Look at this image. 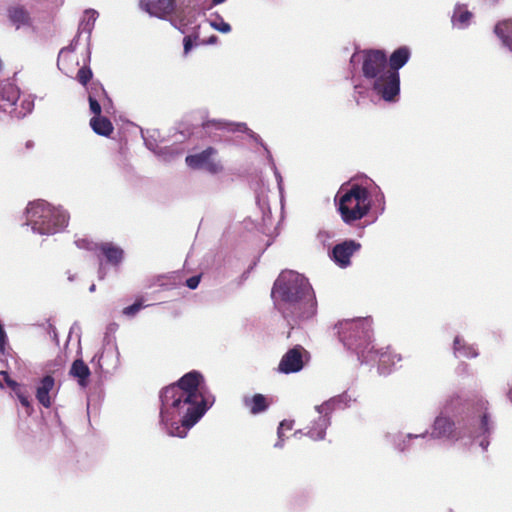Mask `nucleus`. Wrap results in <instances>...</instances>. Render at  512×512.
Here are the masks:
<instances>
[{
  "mask_svg": "<svg viewBox=\"0 0 512 512\" xmlns=\"http://www.w3.org/2000/svg\"><path fill=\"white\" fill-rule=\"evenodd\" d=\"M428 429L420 433L386 432L384 439L402 455L411 453L416 447L424 448L428 438L445 440L468 449L487 451L495 423L489 412V402L481 396L464 398L450 397Z\"/></svg>",
  "mask_w": 512,
  "mask_h": 512,
  "instance_id": "nucleus-1",
  "label": "nucleus"
},
{
  "mask_svg": "<svg viewBox=\"0 0 512 512\" xmlns=\"http://www.w3.org/2000/svg\"><path fill=\"white\" fill-rule=\"evenodd\" d=\"M375 192H370L371 197H374V200H372V206H375V213L376 215H382L385 211V195L380 190L378 186L375 187Z\"/></svg>",
  "mask_w": 512,
  "mask_h": 512,
  "instance_id": "nucleus-33",
  "label": "nucleus"
},
{
  "mask_svg": "<svg viewBox=\"0 0 512 512\" xmlns=\"http://www.w3.org/2000/svg\"><path fill=\"white\" fill-rule=\"evenodd\" d=\"M105 276H106V270H105V267L103 265V260L100 259V261H99V269H98V277H99V279H104Z\"/></svg>",
  "mask_w": 512,
  "mask_h": 512,
  "instance_id": "nucleus-46",
  "label": "nucleus"
},
{
  "mask_svg": "<svg viewBox=\"0 0 512 512\" xmlns=\"http://www.w3.org/2000/svg\"><path fill=\"white\" fill-rule=\"evenodd\" d=\"M334 200L342 221L347 225L363 219L372 209L368 188L351 180L340 186Z\"/></svg>",
  "mask_w": 512,
  "mask_h": 512,
  "instance_id": "nucleus-7",
  "label": "nucleus"
},
{
  "mask_svg": "<svg viewBox=\"0 0 512 512\" xmlns=\"http://www.w3.org/2000/svg\"><path fill=\"white\" fill-rule=\"evenodd\" d=\"M324 234H326V232H320V233L318 234V236H319V237H322Z\"/></svg>",
  "mask_w": 512,
  "mask_h": 512,
  "instance_id": "nucleus-59",
  "label": "nucleus"
},
{
  "mask_svg": "<svg viewBox=\"0 0 512 512\" xmlns=\"http://www.w3.org/2000/svg\"><path fill=\"white\" fill-rule=\"evenodd\" d=\"M25 225L42 236L63 232L69 223V213L62 206H54L44 200L30 202L25 210Z\"/></svg>",
  "mask_w": 512,
  "mask_h": 512,
  "instance_id": "nucleus-6",
  "label": "nucleus"
},
{
  "mask_svg": "<svg viewBox=\"0 0 512 512\" xmlns=\"http://www.w3.org/2000/svg\"><path fill=\"white\" fill-rule=\"evenodd\" d=\"M77 327V323H74L73 326H71L70 333Z\"/></svg>",
  "mask_w": 512,
  "mask_h": 512,
  "instance_id": "nucleus-56",
  "label": "nucleus"
},
{
  "mask_svg": "<svg viewBox=\"0 0 512 512\" xmlns=\"http://www.w3.org/2000/svg\"><path fill=\"white\" fill-rule=\"evenodd\" d=\"M92 363H96L105 373L113 374L120 366V352L115 343L109 348H105L100 354L92 358Z\"/></svg>",
  "mask_w": 512,
  "mask_h": 512,
  "instance_id": "nucleus-13",
  "label": "nucleus"
},
{
  "mask_svg": "<svg viewBox=\"0 0 512 512\" xmlns=\"http://www.w3.org/2000/svg\"><path fill=\"white\" fill-rule=\"evenodd\" d=\"M359 54H360V53H359V52H357V51H356V52H354V53L352 54V56H351V58H350V63H351V64H354V63L357 61V58L359 57Z\"/></svg>",
  "mask_w": 512,
  "mask_h": 512,
  "instance_id": "nucleus-49",
  "label": "nucleus"
},
{
  "mask_svg": "<svg viewBox=\"0 0 512 512\" xmlns=\"http://www.w3.org/2000/svg\"><path fill=\"white\" fill-rule=\"evenodd\" d=\"M507 396L509 400L512 402V388L508 391Z\"/></svg>",
  "mask_w": 512,
  "mask_h": 512,
  "instance_id": "nucleus-53",
  "label": "nucleus"
},
{
  "mask_svg": "<svg viewBox=\"0 0 512 512\" xmlns=\"http://www.w3.org/2000/svg\"><path fill=\"white\" fill-rule=\"evenodd\" d=\"M8 18L16 29L32 25L29 12L22 6L10 7L8 9Z\"/></svg>",
  "mask_w": 512,
  "mask_h": 512,
  "instance_id": "nucleus-25",
  "label": "nucleus"
},
{
  "mask_svg": "<svg viewBox=\"0 0 512 512\" xmlns=\"http://www.w3.org/2000/svg\"><path fill=\"white\" fill-rule=\"evenodd\" d=\"M90 54H91V52H90V50L88 49V55H87V59H88V61H90Z\"/></svg>",
  "mask_w": 512,
  "mask_h": 512,
  "instance_id": "nucleus-58",
  "label": "nucleus"
},
{
  "mask_svg": "<svg viewBox=\"0 0 512 512\" xmlns=\"http://www.w3.org/2000/svg\"><path fill=\"white\" fill-rule=\"evenodd\" d=\"M89 124L95 134L103 137H109L114 130L112 122L104 116H93Z\"/></svg>",
  "mask_w": 512,
  "mask_h": 512,
  "instance_id": "nucleus-28",
  "label": "nucleus"
},
{
  "mask_svg": "<svg viewBox=\"0 0 512 512\" xmlns=\"http://www.w3.org/2000/svg\"><path fill=\"white\" fill-rule=\"evenodd\" d=\"M7 383L12 387L18 401L23 407H25L26 412L30 415L33 412V407L31 405L29 396L24 391H22L20 386L15 381H8Z\"/></svg>",
  "mask_w": 512,
  "mask_h": 512,
  "instance_id": "nucleus-31",
  "label": "nucleus"
},
{
  "mask_svg": "<svg viewBox=\"0 0 512 512\" xmlns=\"http://www.w3.org/2000/svg\"><path fill=\"white\" fill-rule=\"evenodd\" d=\"M98 17V12L94 9H88L84 12V17L79 25V35L86 33V40L89 43L94 24Z\"/></svg>",
  "mask_w": 512,
  "mask_h": 512,
  "instance_id": "nucleus-30",
  "label": "nucleus"
},
{
  "mask_svg": "<svg viewBox=\"0 0 512 512\" xmlns=\"http://www.w3.org/2000/svg\"><path fill=\"white\" fill-rule=\"evenodd\" d=\"M48 333L56 342V344H59L58 332L56 327L52 323H48Z\"/></svg>",
  "mask_w": 512,
  "mask_h": 512,
  "instance_id": "nucleus-44",
  "label": "nucleus"
},
{
  "mask_svg": "<svg viewBox=\"0 0 512 512\" xmlns=\"http://www.w3.org/2000/svg\"><path fill=\"white\" fill-rule=\"evenodd\" d=\"M453 353L456 358H476L479 353L478 349L465 341L461 336H456L453 341Z\"/></svg>",
  "mask_w": 512,
  "mask_h": 512,
  "instance_id": "nucleus-24",
  "label": "nucleus"
},
{
  "mask_svg": "<svg viewBox=\"0 0 512 512\" xmlns=\"http://www.w3.org/2000/svg\"><path fill=\"white\" fill-rule=\"evenodd\" d=\"M217 153L213 147H207L199 153L188 155L185 162L192 169H204L210 174H217L222 171L223 166L220 162L214 161L212 156Z\"/></svg>",
  "mask_w": 512,
  "mask_h": 512,
  "instance_id": "nucleus-10",
  "label": "nucleus"
},
{
  "mask_svg": "<svg viewBox=\"0 0 512 512\" xmlns=\"http://www.w3.org/2000/svg\"><path fill=\"white\" fill-rule=\"evenodd\" d=\"M92 77H93L92 70L87 65H84L83 67H81L78 70L77 76H76L79 83L82 84L83 86H86L90 82Z\"/></svg>",
  "mask_w": 512,
  "mask_h": 512,
  "instance_id": "nucleus-36",
  "label": "nucleus"
},
{
  "mask_svg": "<svg viewBox=\"0 0 512 512\" xmlns=\"http://www.w3.org/2000/svg\"><path fill=\"white\" fill-rule=\"evenodd\" d=\"M95 248H97L99 260L102 256L112 266H118L123 261L124 250L112 242H101L95 245Z\"/></svg>",
  "mask_w": 512,
  "mask_h": 512,
  "instance_id": "nucleus-17",
  "label": "nucleus"
},
{
  "mask_svg": "<svg viewBox=\"0 0 512 512\" xmlns=\"http://www.w3.org/2000/svg\"><path fill=\"white\" fill-rule=\"evenodd\" d=\"M69 375L77 380L80 387L85 388L88 386L91 371L88 365L81 358H78L73 361Z\"/></svg>",
  "mask_w": 512,
  "mask_h": 512,
  "instance_id": "nucleus-22",
  "label": "nucleus"
},
{
  "mask_svg": "<svg viewBox=\"0 0 512 512\" xmlns=\"http://www.w3.org/2000/svg\"><path fill=\"white\" fill-rule=\"evenodd\" d=\"M86 89L91 113H93L94 116H102V106L106 108V102L108 104L112 103L104 87L99 82H92Z\"/></svg>",
  "mask_w": 512,
  "mask_h": 512,
  "instance_id": "nucleus-15",
  "label": "nucleus"
},
{
  "mask_svg": "<svg viewBox=\"0 0 512 512\" xmlns=\"http://www.w3.org/2000/svg\"><path fill=\"white\" fill-rule=\"evenodd\" d=\"M96 290V285L95 284H92L90 287H89V291L90 292H94Z\"/></svg>",
  "mask_w": 512,
  "mask_h": 512,
  "instance_id": "nucleus-54",
  "label": "nucleus"
},
{
  "mask_svg": "<svg viewBox=\"0 0 512 512\" xmlns=\"http://www.w3.org/2000/svg\"><path fill=\"white\" fill-rule=\"evenodd\" d=\"M294 421L292 420H283L280 422V429L291 430L293 428Z\"/></svg>",
  "mask_w": 512,
  "mask_h": 512,
  "instance_id": "nucleus-45",
  "label": "nucleus"
},
{
  "mask_svg": "<svg viewBox=\"0 0 512 512\" xmlns=\"http://www.w3.org/2000/svg\"><path fill=\"white\" fill-rule=\"evenodd\" d=\"M284 446V438H278L277 442L274 444L275 448H282Z\"/></svg>",
  "mask_w": 512,
  "mask_h": 512,
  "instance_id": "nucleus-48",
  "label": "nucleus"
},
{
  "mask_svg": "<svg viewBox=\"0 0 512 512\" xmlns=\"http://www.w3.org/2000/svg\"><path fill=\"white\" fill-rule=\"evenodd\" d=\"M192 0H180L181 5L189 7L191 5Z\"/></svg>",
  "mask_w": 512,
  "mask_h": 512,
  "instance_id": "nucleus-51",
  "label": "nucleus"
},
{
  "mask_svg": "<svg viewBox=\"0 0 512 512\" xmlns=\"http://www.w3.org/2000/svg\"><path fill=\"white\" fill-rule=\"evenodd\" d=\"M26 146H27V148L32 147V146H33V142H32V141H28V142L26 143Z\"/></svg>",
  "mask_w": 512,
  "mask_h": 512,
  "instance_id": "nucleus-55",
  "label": "nucleus"
},
{
  "mask_svg": "<svg viewBox=\"0 0 512 512\" xmlns=\"http://www.w3.org/2000/svg\"><path fill=\"white\" fill-rule=\"evenodd\" d=\"M34 109V96L27 95L22 100L19 106H14L12 110H9V114L13 118L23 119L27 115L31 114Z\"/></svg>",
  "mask_w": 512,
  "mask_h": 512,
  "instance_id": "nucleus-29",
  "label": "nucleus"
},
{
  "mask_svg": "<svg viewBox=\"0 0 512 512\" xmlns=\"http://www.w3.org/2000/svg\"><path fill=\"white\" fill-rule=\"evenodd\" d=\"M357 397L358 396L354 392L346 390L341 394L329 398L322 404L316 405L315 411L317 413L327 411L329 414H332L336 410H344L351 407V405L357 401Z\"/></svg>",
  "mask_w": 512,
  "mask_h": 512,
  "instance_id": "nucleus-12",
  "label": "nucleus"
},
{
  "mask_svg": "<svg viewBox=\"0 0 512 512\" xmlns=\"http://www.w3.org/2000/svg\"><path fill=\"white\" fill-rule=\"evenodd\" d=\"M153 153L162 161L168 162L172 160L176 153L172 147H158L153 151Z\"/></svg>",
  "mask_w": 512,
  "mask_h": 512,
  "instance_id": "nucleus-35",
  "label": "nucleus"
},
{
  "mask_svg": "<svg viewBox=\"0 0 512 512\" xmlns=\"http://www.w3.org/2000/svg\"><path fill=\"white\" fill-rule=\"evenodd\" d=\"M361 59L363 83L354 85L356 102L359 104V99L369 97L370 93L387 103L398 102L396 89L388 86L386 52L380 49H365L361 51Z\"/></svg>",
  "mask_w": 512,
  "mask_h": 512,
  "instance_id": "nucleus-4",
  "label": "nucleus"
},
{
  "mask_svg": "<svg viewBox=\"0 0 512 512\" xmlns=\"http://www.w3.org/2000/svg\"><path fill=\"white\" fill-rule=\"evenodd\" d=\"M75 244L80 249H85V250L95 251V252H97V248H95V245H99V243H94L92 241H89L88 239H78L75 241Z\"/></svg>",
  "mask_w": 512,
  "mask_h": 512,
  "instance_id": "nucleus-40",
  "label": "nucleus"
},
{
  "mask_svg": "<svg viewBox=\"0 0 512 512\" xmlns=\"http://www.w3.org/2000/svg\"><path fill=\"white\" fill-rule=\"evenodd\" d=\"M494 33L500 39L503 47L512 52V19L498 22L494 27Z\"/></svg>",
  "mask_w": 512,
  "mask_h": 512,
  "instance_id": "nucleus-26",
  "label": "nucleus"
},
{
  "mask_svg": "<svg viewBox=\"0 0 512 512\" xmlns=\"http://www.w3.org/2000/svg\"><path fill=\"white\" fill-rule=\"evenodd\" d=\"M267 161H268V164H269V166L271 167V169H272V171L274 173L275 179L277 181V186H278L279 192L282 193L283 192V178H282L281 173L277 169V166L275 164V161L273 159V156H272L271 152H268Z\"/></svg>",
  "mask_w": 512,
  "mask_h": 512,
  "instance_id": "nucleus-37",
  "label": "nucleus"
},
{
  "mask_svg": "<svg viewBox=\"0 0 512 512\" xmlns=\"http://www.w3.org/2000/svg\"><path fill=\"white\" fill-rule=\"evenodd\" d=\"M361 243L353 239H346L335 246L329 251L330 259L342 269L351 265V257L360 251Z\"/></svg>",
  "mask_w": 512,
  "mask_h": 512,
  "instance_id": "nucleus-11",
  "label": "nucleus"
},
{
  "mask_svg": "<svg viewBox=\"0 0 512 512\" xmlns=\"http://www.w3.org/2000/svg\"><path fill=\"white\" fill-rule=\"evenodd\" d=\"M140 8L151 16L164 19L172 14L176 7L175 0H140Z\"/></svg>",
  "mask_w": 512,
  "mask_h": 512,
  "instance_id": "nucleus-16",
  "label": "nucleus"
},
{
  "mask_svg": "<svg viewBox=\"0 0 512 512\" xmlns=\"http://www.w3.org/2000/svg\"><path fill=\"white\" fill-rule=\"evenodd\" d=\"M473 17L466 4L456 3L454 6L451 23L457 29H466Z\"/></svg>",
  "mask_w": 512,
  "mask_h": 512,
  "instance_id": "nucleus-23",
  "label": "nucleus"
},
{
  "mask_svg": "<svg viewBox=\"0 0 512 512\" xmlns=\"http://www.w3.org/2000/svg\"><path fill=\"white\" fill-rule=\"evenodd\" d=\"M211 17L214 18L209 19V24L213 29L225 34L231 31V25L225 22L218 13L212 14Z\"/></svg>",
  "mask_w": 512,
  "mask_h": 512,
  "instance_id": "nucleus-34",
  "label": "nucleus"
},
{
  "mask_svg": "<svg viewBox=\"0 0 512 512\" xmlns=\"http://www.w3.org/2000/svg\"><path fill=\"white\" fill-rule=\"evenodd\" d=\"M309 360V353L301 346L290 348L281 358L278 370L283 374L300 372Z\"/></svg>",
  "mask_w": 512,
  "mask_h": 512,
  "instance_id": "nucleus-9",
  "label": "nucleus"
},
{
  "mask_svg": "<svg viewBox=\"0 0 512 512\" xmlns=\"http://www.w3.org/2000/svg\"><path fill=\"white\" fill-rule=\"evenodd\" d=\"M210 126H213L216 129H221V130L223 129V130H227L230 132L237 131V132L246 133L253 141H255L257 144H259L264 149V151L266 153V158H268V152H270L268 146L263 142L262 138L257 133H255L254 131L249 129L245 123H242V122L233 123V122H225V121H221V120H212V121L206 122V124H205L206 128H209Z\"/></svg>",
  "mask_w": 512,
  "mask_h": 512,
  "instance_id": "nucleus-14",
  "label": "nucleus"
},
{
  "mask_svg": "<svg viewBox=\"0 0 512 512\" xmlns=\"http://www.w3.org/2000/svg\"><path fill=\"white\" fill-rule=\"evenodd\" d=\"M54 386L55 379L51 375H46L41 379L36 389V399L45 408H50L52 405L50 392L54 389Z\"/></svg>",
  "mask_w": 512,
  "mask_h": 512,
  "instance_id": "nucleus-21",
  "label": "nucleus"
},
{
  "mask_svg": "<svg viewBox=\"0 0 512 512\" xmlns=\"http://www.w3.org/2000/svg\"><path fill=\"white\" fill-rule=\"evenodd\" d=\"M302 434V430H298L294 433V435H301Z\"/></svg>",
  "mask_w": 512,
  "mask_h": 512,
  "instance_id": "nucleus-57",
  "label": "nucleus"
},
{
  "mask_svg": "<svg viewBox=\"0 0 512 512\" xmlns=\"http://www.w3.org/2000/svg\"><path fill=\"white\" fill-rule=\"evenodd\" d=\"M198 39V36L188 35L185 36L183 39V47H184V54H188L193 47L196 45L195 41Z\"/></svg>",
  "mask_w": 512,
  "mask_h": 512,
  "instance_id": "nucleus-41",
  "label": "nucleus"
},
{
  "mask_svg": "<svg viewBox=\"0 0 512 512\" xmlns=\"http://www.w3.org/2000/svg\"><path fill=\"white\" fill-rule=\"evenodd\" d=\"M79 37L80 35L78 34L76 37H74L72 39V41L70 42V44L66 47H63L60 51H59V55H58V59L61 57L62 54L66 53V52H74L76 50V47H77V44H78V40H79ZM57 67L60 69V63H59V60L57 61Z\"/></svg>",
  "mask_w": 512,
  "mask_h": 512,
  "instance_id": "nucleus-39",
  "label": "nucleus"
},
{
  "mask_svg": "<svg viewBox=\"0 0 512 512\" xmlns=\"http://www.w3.org/2000/svg\"><path fill=\"white\" fill-rule=\"evenodd\" d=\"M411 57V50L408 46H400L396 48L389 57H387V78H388V86L390 88H395L400 98L401 91V81H400V72L399 70L403 68Z\"/></svg>",
  "mask_w": 512,
  "mask_h": 512,
  "instance_id": "nucleus-8",
  "label": "nucleus"
},
{
  "mask_svg": "<svg viewBox=\"0 0 512 512\" xmlns=\"http://www.w3.org/2000/svg\"><path fill=\"white\" fill-rule=\"evenodd\" d=\"M334 329L343 346L357 356L361 364H372L377 359L375 347L372 344L373 330L370 317L344 319L339 321Z\"/></svg>",
  "mask_w": 512,
  "mask_h": 512,
  "instance_id": "nucleus-5",
  "label": "nucleus"
},
{
  "mask_svg": "<svg viewBox=\"0 0 512 512\" xmlns=\"http://www.w3.org/2000/svg\"><path fill=\"white\" fill-rule=\"evenodd\" d=\"M141 134L144 141V145L146 146L147 149L153 152L158 146V139L160 137L159 131L156 129H152L146 130V132H144L142 130Z\"/></svg>",
  "mask_w": 512,
  "mask_h": 512,
  "instance_id": "nucleus-32",
  "label": "nucleus"
},
{
  "mask_svg": "<svg viewBox=\"0 0 512 512\" xmlns=\"http://www.w3.org/2000/svg\"><path fill=\"white\" fill-rule=\"evenodd\" d=\"M218 40V37L216 35H211L207 41L205 42L206 44H215Z\"/></svg>",
  "mask_w": 512,
  "mask_h": 512,
  "instance_id": "nucleus-47",
  "label": "nucleus"
},
{
  "mask_svg": "<svg viewBox=\"0 0 512 512\" xmlns=\"http://www.w3.org/2000/svg\"><path fill=\"white\" fill-rule=\"evenodd\" d=\"M200 280H201L200 275H194L186 280V286L189 289L194 290L198 287Z\"/></svg>",
  "mask_w": 512,
  "mask_h": 512,
  "instance_id": "nucleus-42",
  "label": "nucleus"
},
{
  "mask_svg": "<svg viewBox=\"0 0 512 512\" xmlns=\"http://www.w3.org/2000/svg\"><path fill=\"white\" fill-rule=\"evenodd\" d=\"M243 405L253 415L261 414L269 408L266 396L260 393L254 394L252 397L245 396L243 398Z\"/></svg>",
  "mask_w": 512,
  "mask_h": 512,
  "instance_id": "nucleus-27",
  "label": "nucleus"
},
{
  "mask_svg": "<svg viewBox=\"0 0 512 512\" xmlns=\"http://www.w3.org/2000/svg\"><path fill=\"white\" fill-rule=\"evenodd\" d=\"M19 98L20 90L16 85L12 83L2 85L0 90V110L9 112V110L16 106Z\"/></svg>",
  "mask_w": 512,
  "mask_h": 512,
  "instance_id": "nucleus-20",
  "label": "nucleus"
},
{
  "mask_svg": "<svg viewBox=\"0 0 512 512\" xmlns=\"http://www.w3.org/2000/svg\"><path fill=\"white\" fill-rule=\"evenodd\" d=\"M8 344V336L6 331L0 333V353L5 354V347Z\"/></svg>",
  "mask_w": 512,
  "mask_h": 512,
  "instance_id": "nucleus-43",
  "label": "nucleus"
},
{
  "mask_svg": "<svg viewBox=\"0 0 512 512\" xmlns=\"http://www.w3.org/2000/svg\"><path fill=\"white\" fill-rule=\"evenodd\" d=\"M283 431L284 429H280V426H278V429H277V435H278V438H284V434H283Z\"/></svg>",
  "mask_w": 512,
  "mask_h": 512,
  "instance_id": "nucleus-52",
  "label": "nucleus"
},
{
  "mask_svg": "<svg viewBox=\"0 0 512 512\" xmlns=\"http://www.w3.org/2000/svg\"><path fill=\"white\" fill-rule=\"evenodd\" d=\"M160 425L172 437L185 438L214 405L215 396L203 375L191 370L160 390Z\"/></svg>",
  "mask_w": 512,
  "mask_h": 512,
  "instance_id": "nucleus-2",
  "label": "nucleus"
},
{
  "mask_svg": "<svg viewBox=\"0 0 512 512\" xmlns=\"http://www.w3.org/2000/svg\"><path fill=\"white\" fill-rule=\"evenodd\" d=\"M226 0H211V7L220 5L224 3Z\"/></svg>",
  "mask_w": 512,
  "mask_h": 512,
  "instance_id": "nucleus-50",
  "label": "nucleus"
},
{
  "mask_svg": "<svg viewBox=\"0 0 512 512\" xmlns=\"http://www.w3.org/2000/svg\"><path fill=\"white\" fill-rule=\"evenodd\" d=\"M271 296L291 329L317 313L315 292L309 280L296 271H282L274 282Z\"/></svg>",
  "mask_w": 512,
  "mask_h": 512,
  "instance_id": "nucleus-3",
  "label": "nucleus"
},
{
  "mask_svg": "<svg viewBox=\"0 0 512 512\" xmlns=\"http://www.w3.org/2000/svg\"><path fill=\"white\" fill-rule=\"evenodd\" d=\"M318 414L319 416L317 419L312 421L311 426L305 434L315 441L323 440L325 438L326 430L331 424V414L327 411H323Z\"/></svg>",
  "mask_w": 512,
  "mask_h": 512,
  "instance_id": "nucleus-19",
  "label": "nucleus"
},
{
  "mask_svg": "<svg viewBox=\"0 0 512 512\" xmlns=\"http://www.w3.org/2000/svg\"><path fill=\"white\" fill-rule=\"evenodd\" d=\"M143 307L142 301L137 300L133 304L125 307L122 312L127 317H134Z\"/></svg>",
  "mask_w": 512,
  "mask_h": 512,
  "instance_id": "nucleus-38",
  "label": "nucleus"
},
{
  "mask_svg": "<svg viewBox=\"0 0 512 512\" xmlns=\"http://www.w3.org/2000/svg\"><path fill=\"white\" fill-rule=\"evenodd\" d=\"M377 359L373 363H378V371L381 375H389L395 368L396 364L401 361V356L387 348L386 350L375 349Z\"/></svg>",
  "mask_w": 512,
  "mask_h": 512,
  "instance_id": "nucleus-18",
  "label": "nucleus"
}]
</instances>
